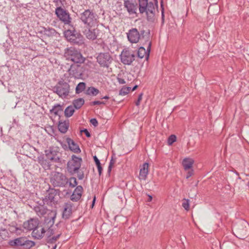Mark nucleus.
I'll use <instances>...</instances> for the list:
<instances>
[{
  "label": "nucleus",
  "instance_id": "obj_1",
  "mask_svg": "<svg viewBox=\"0 0 249 249\" xmlns=\"http://www.w3.org/2000/svg\"><path fill=\"white\" fill-rule=\"evenodd\" d=\"M140 14L145 13L148 21L153 22L155 19L156 6L152 1L138 0Z\"/></svg>",
  "mask_w": 249,
  "mask_h": 249
},
{
  "label": "nucleus",
  "instance_id": "obj_2",
  "mask_svg": "<svg viewBox=\"0 0 249 249\" xmlns=\"http://www.w3.org/2000/svg\"><path fill=\"white\" fill-rule=\"evenodd\" d=\"M34 210L38 216H44V224H49L51 226L53 225L56 215L55 211L48 209L43 205L35 206Z\"/></svg>",
  "mask_w": 249,
  "mask_h": 249
},
{
  "label": "nucleus",
  "instance_id": "obj_3",
  "mask_svg": "<svg viewBox=\"0 0 249 249\" xmlns=\"http://www.w3.org/2000/svg\"><path fill=\"white\" fill-rule=\"evenodd\" d=\"M82 159L75 155L71 156V159L67 163V169L71 175L77 174V178L79 180H82L84 178L83 171L80 170L81 166Z\"/></svg>",
  "mask_w": 249,
  "mask_h": 249
},
{
  "label": "nucleus",
  "instance_id": "obj_4",
  "mask_svg": "<svg viewBox=\"0 0 249 249\" xmlns=\"http://www.w3.org/2000/svg\"><path fill=\"white\" fill-rule=\"evenodd\" d=\"M70 76L75 79H83L87 76L89 72L87 65L82 64H74L71 65L68 70Z\"/></svg>",
  "mask_w": 249,
  "mask_h": 249
},
{
  "label": "nucleus",
  "instance_id": "obj_5",
  "mask_svg": "<svg viewBox=\"0 0 249 249\" xmlns=\"http://www.w3.org/2000/svg\"><path fill=\"white\" fill-rule=\"evenodd\" d=\"M141 34L142 35V38L144 39V43H143V45L147 44L148 46L146 50L142 46L139 48L137 53L138 57L140 58H145V60H147L149 56V53L152 44L151 42L149 41V30H148L147 31L142 30Z\"/></svg>",
  "mask_w": 249,
  "mask_h": 249
},
{
  "label": "nucleus",
  "instance_id": "obj_6",
  "mask_svg": "<svg viewBox=\"0 0 249 249\" xmlns=\"http://www.w3.org/2000/svg\"><path fill=\"white\" fill-rule=\"evenodd\" d=\"M64 56L68 60H71L76 64L84 63L86 58L81 53L73 47L67 48L65 50Z\"/></svg>",
  "mask_w": 249,
  "mask_h": 249
},
{
  "label": "nucleus",
  "instance_id": "obj_7",
  "mask_svg": "<svg viewBox=\"0 0 249 249\" xmlns=\"http://www.w3.org/2000/svg\"><path fill=\"white\" fill-rule=\"evenodd\" d=\"M97 18L95 13L87 9L80 14V19L85 26L95 27L98 24Z\"/></svg>",
  "mask_w": 249,
  "mask_h": 249
},
{
  "label": "nucleus",
  "instance_id": "obj_8",
  "mask_svg": "<svg viewBox=\"0 0 249 249\" xmlns=\"http://www.w3.org/2000/svg\"><path fill=\"white\" fill-rule=\"evenodd\" d=\"M8 245L13 248L21 247L24 249H30L35 246V242L27 239L26 237H20L9 240Z\"/></svg>",
  "mask_w": 249,
  "mask_h": 249
},
{
  "label": "nucleus",
  "instance_id": "obj_9",
  "mask_svg": "<svg viewBox=\"0 0 249 249\" xmlns=\"http://www.w3.org/2000/svg\"><path fill=\"white\" fill-rule=\"evenodd\" d=\"M70 90L69 84L62 79L59 81L57 84L53 88V92L56 93L62 98H65L69 95Z\"/></svg>",
  "mask_w": 249,
  "mask_h": 249
},
{
  "label": "nucleus",
  "instance_id": "obj_10",
  "mask_svg": "<svg viewBox=\"0 0 249 249\" xmlns=\"http://www.w3.org/2000/svg\"><path fill=\"white\" fill-rule=\"evenodd\" d=\"M50 181L54 187H65L68 184V178L63 173L55 172L52 175Z\"/></svg>",
  "mask_w": 249,
  "mask_h": 249
},
{
  "label": "nucleus",
  "instance_id": "obj_11",
  "mask_svg": "<svg viewBox=\"0 0 249 249\" xmlns=\"http://www.w3.org/2000/svg\"><path fill=\"white\" fill-rule=\"evenodd\" d=\"M64 36L68 41L78 45L84 43L83 36L79 33H76L75 29H68L64 32Z\"/></svg>",
  "mask_w": 249,
  "mask_h": 249
},
{
  "label": "nucleus",
  "instance_id": "obj_12",
  "mask_svg": "<svg viewBox=\"0 0 249 249\" xmlns=\"http://www.w3.org/2000/svg\"><path fill=\"white\" fill-rule=\"evenodd\" d=\"M55 14L59 20L65 25H68L73 27L71 25L72 18L67 10L62 8L61 6L57 7L55 9Z\"/></svg>",
  "mask_w": 249,
  "mask_h": 249
},
{
  "label": "nucleus",
  "instance_id": "obj_13",
  "mask_svg": "<svg viewBox=\"0 0 249 249\" xmlns=\"http://www.w3.org/2000/svg\"><path fill=\"white\" fill-rule=\"evenodd\" d=\"M96 60L101 67L108 68L113 61V58L108 52H104L98 53Z\"/></svg>",
  "mask_w": 249,
  "mask_h": 249
},
{
  "label": "nucleus",
  "instance_id": "obj_14",
  "mask_svg": "<svg viewBox=\"0 0 249 249\" xmlns=\"http://www.w3.org/2000/svg\"><path fill=\"white\" fill-rule=\"evenodd\" d=\"M58 149L57 147H52L45 150V154L47 159L55 162H60V159L58 156L59 154Z\"/></svg>",
  "mask_w": 249,
  "mask_h": 249
},
{
  "label": "nucleus",
  "instance_id": "obj_15",
  "mask_svg": "<svg viewBox=\"0 0 249 249\" xmlns=\"http://www.w3.org/2000/svg\"><path fill=\"white\" fill-rule=\"evenodd\" d=\"M135 58V55L126 49H124L120 54L121 61L124 65H131Z\"/></svg>",
  "mask_w": 249,
  "mask_h": 249
},
{
  "label": "nucleus",
  "instance_id": "obj_16",
  "mask_svg": "<svg viewBox=\"0 0 249 249\" xmlns=\"http://www.w3.org/2000/svg\"><path fill=\"white\" fill-rule=\"evenodd\" d=\"M99 31V30L98 28H95V27L85 26L82 32L88 39L94 40L98 37Z\"/></svg>",
  "mask_w": 249,
  "mask_h": 249
},
{
  "label": "nucleus",
  "instance_id": "obj_17",
  "mask_svg": "<svg viewBox=\"0 0 249 249\" xmlns=\"http://www.w3.org/2000/svg\"><path fill=\"white\" fill-rule=\"evenodd\" d=\"M141 30L140 32L136 28H133L129 30L126 33L127 37L128 40L131 43H137L139 42L141 39V37H142Z\"/></svg>",
  "mask_w": 249,
  "mask_h": 249
},
{
  "label": "nucleus",
  "instance_id": "obj_18",
  "mask_svg": "<svg viewBox=\"0 0 249 249\" xmlns=\"http://www.w3.org/2000/svg\"><path fill=\"white\" fill-rule=\"evenodd\" d=\"M59 190L53 188H49L47 191V195L45 196L44 201L48 204H54L57 201L56 196L59 195Z\"/></svg>",
  "mask_w": 249,
  "mask_h": 249
},
{
  "label": "nucleus",
  "instance_id": "obj_19",
  "mask_svg": "<svg viewBox=\"0 0 249 249\" xmlns=\"http://www.w3.org/2000/svg\"><path fill=\"white\" fill-rule=\"evenodd\" d=\"M46 232V226L43 227L38 225L32 231V235L35 239H41L44 237Z\"/></svg>",
  "mask_w": 249,
  "mask_h": 249
},
{
  "label": "nucleus",
  "instance_id": "obj_20",
  "mask_svg": "<svg viewBox=\"0 0 249 249\" xmlns=\"http://www.w3.org/2000/svg\"><path fill=\"white\" fill-rule=\"evenodd\" d=\"M39 224V220L37 218H31L24 222L23 224V228L28 231H33Z\"/></svg>",
  "mask_w": 249,
  "mask_h": 249
},
{
  "label": "nucleus",
  "instance_id": "obj_21",
  "mask_svg": "<svg viewBox=\"0 0 249 249\" xmlns=\"http://www.w3.org/2000/svg\"><path fill=\"white\" fill-rule=\"evenodd\" d=\"M124 6L126 8L127 11L129 14L131 15L136 13V11L137 10V4L133 3L132 0H124Z\"/></svg>",
  "mask_w": 249,
  "mask_h": 249
},
{
  "label": "nucleus",
  "instance_id": "obj_22",
  "mask_svg": "<svg viewBox=\"0 0 249 249\" xmlns=\"http://www.w3.org/2000/svg\"><path fill=\"white\" fill-rule=\"evenodd\" d=\"M83 191V188L82 186H77L74 189L73 193L71 196V199L72 201L76 202L78 201L82 196V193Z\"/></svg>",
  "mask_w": 249,
  "mask_h": 249
},
{
  "label": "nucleus",
  "instance_id": "obj_23",
  "mask_svg": "<svg viewBox=\"0 0 249 249\" xmlns=\"http://www.w3.org/2000/svg\"><path fill=\"white\" fill-rule=\"evenodd\" d=\"M72 204L71 202L65 203L64 206V210L62 217L67 219L69 218L72 213Z\"/></svg>",
  "mask_w": 249,
  "mask_h": 249
},
{
  "label": "nucleus",
  "instance_id": "obj_24",
  "mask_svg": "<svg viewBox=\"0 0 249 249\" xmlns=\"http://www.w3.org/2000/svg\"><path fill=\"white\" fill-rule=\"evenodd\" d=\"M66 142L68 143L69 148L71 151L75 153H79L81 152L80 149L78 144L71 139L67 138L66 139Z\"/></svg>",
  "mask_w": 249,
  "mask_h": 249
},
{
  "label": "nucleus",
  "instance_id": "obj_25",
  "mask_svg": "<svg viewBox=\"0 0 249 249\" xmlns=\"http://www.w3.org/2000/svg\"><path fill=\"white\" fill-rule=\"evenodd\" d=\"M69 126V121L68 120L64 121H59L58 128L61 133H65L67 131Z\"/></svg>",
  "mask_w": 249,
  "mask_h": 249
},
{
  "label": "nucleus",
  "instance_id": "obj_26",
  "mask_svg": "<svg viewBox=\"0 0 249 249\" xmlns=\"http://www.w3.org/2000/svg\"><path fill=\"white\" fill-rule=\"evenodd\" d=\"M148 166L149 164L148 163H144L142 165V168L141 169L139 174V178L140 179L145 180L147 177V175L148 172Z\"/></svg>",
  "mask_w": 249,
  "mask_h": 249
},
{
  "label": "nucleus",
  "instance_id": "obj_27",
  "mask_svg": "<svg viewBox=\"0 0 249 249\" xmlns=\"http://www.w3.org/2000/svg\"><path fill=\"white\" fill-rule=\"evenodd\" d=\"M194 163V160L191 158H185L182 160V165L185 170L191 169Z\"/></svg>",
  "mask_w": 249,
  "mask_h": 249
},
{
  "label": "nucleus",
  "instance_id": "obj_28",
  "mask_svg": "<svg viewBox=\"0 0 249 249\" xmlns=\"http://www.w3.org/2000/svg\"><path fill=\"white\" fill-rule=\"evenodd\" d=\"M63 110L62 106L60 104H56L50 109V112L53 113L56 116H59V114L63 111Z\"/></svg>",
  "mask_w": 249,
  "mask_h": 249
},
{
  "label": "nucleus",
  "instance_id": "obj_29",
  "mask_svg": "<svg viewBox=\"0 0 249 249\" xmlns=\"http://www.w3.org/2000/svg\"><path fill=\"white\" fill-rule=\"evenodd\" d=\"M85 100L83 98H79L77 99H75L72 102L73 107L75 109H79L84 104Z\"/></svg>",
  "mask_w": 249,
  "mask_h": 249
},
{
  "label": "nucleus",
  "instance_id": "obj_30",
  "mask_svg": "<svg viewBox=\"0 0 249 249\" xmlns=\"http://www.w3.org/2000/svg\"><path fill=\"white\" fill-rule=\"evenodd\" d=\"M99 93L98 89L93 87H89L86 90L85 93L88 95L96 96Z\"/></svg>",
  "mask_w": 249,
  "mask_h": 249
},
{
  "label": "nucleus",
  "instance_id": "obj_31",
  "mask_svg": "<svg viewBox=\"0 0 249 249\" xmlns=\"http://www.w3.org/2000/svg\"><path fill=\"white\" fill-rule=\"evenodd\" d=\"M44 35L48 36H53L56 35L57 32L55 30L51 28H44Z\"/></svg>",
  "mask_w": 249,
  "mask_h": 249
},
{
  "label": "nucleus",
  "instance_id": "obj_32",
  "mask_svg": "<svg viewBox=\"0 0 249 249\" xmlns=\"http://www.w3.org/2000/svg\"><path fill=\"white\" fill-rule=\"evenodd\" d=\"M75 108L74 107L71 105L66 107L64 111V115L67 117L69 118L71 117L74 113L75 111Z\"/></svg>",
  "mask_w": 249,
  "mask_h": 249
},
{
  "label": "nucleus",
  "instance_id": "obj_33",
  "mask_svg": "<svg viewBox=\"0 0 249 249\" xmlns=\"http://www.w3.org/2000/svg\"><path fill=\"white\" fill-rule=\"evenodd\" d=\"M86 84L85 82L79 83L76 87L75 92L77 94L81 93L86 89Z\"/></svg>",
  "mask_w": 249,
  "mask_h": 249
},
{
  "label": "nucleus",
  "instance_id": "obj_34",
  "mask_svg": "<svg viewBox=\"0 0 249 249\" xmlns=\"http://www.w3.org/2000/svg\"><path fill=\"white\" fill-rule=\"evenodd\" d=\"M68 184L70 187H75L77 185L76 178L75 177H71L68 178Z\"/></svg>",
  "mask_w": 249,
  "mask_h": 249
},
{
  "label": "nucleus",
  "instance_id": "obj_35",
  "mask_svg": "<svg viewBox=\"0 0 249 249\" xmlns=\"http://www.w3.org/2000/svg\"><path fill=\"white\" fill-rule=\"evenodd\" d=\"M46 224V231H47V235H48V238L51 236V235H53L54 234V231L53 229H52L51 228L53 227V226H50L49 224Z\"/></svg>",
  "mask_w": 249,
  "mask_h": 249
},
{
  "label": "nucleus",
  "instance_id": "obj_36",
  "mask_svg": "<svg viewBox=\"0 0 249 249\" xmlns=\"http://www.w3.org/2000/svg\"><path fill=\"white\" fill-rule=\"evenodd\" d=\"M61 233L58 234L56 236H53L52 237H50L48 239L47 242L50 244L54 243L60 237Z\"/></svg>",
  "mask_w": 249,
  "mask_h": 249
},
{
  "label": "nucleus",
  "instance_id": "obj_37",
  "mask_svg": "<svg viewBox=\"0 0 249 249\" xmlns=\"http://www.w3.org/2000/svg\"><path fill=\"white\" fill-rule=\"evenodd\" d=\"M182 206L185 210L189 211L190 209L189 200L188 199H183Z\"/></svg>",
  "mask_w": 249,
  "mask_h": 249
},
{
  "label": "nucleus",
  "instance_id": "obj_38",
  "mask_svg": "<svg viewBox=\"0 0 249 249\" xmlns=\"http://www.w3.org/2000/svg\"><path fill=\"white\" fill-rule=\"evenodd\" d=\"M115 161H116L115 159L113 158V156H112L111 159L110 160L109 166L108 167V169H107V172L109 174H110V173L111 171L112 168L114 164L115 163Z\"/></svg>",
  "mask_w": 249,
  "mask_h": 249
},
{
  "label": "nucleus",
  "instance_id": "obj_39",
  "mask_svg": "<svg viewBox=\"0 0 249 249\" xmlns=\"http://www.w3.org/2000/svg\"><path fill=\"white\" fill-rule=\"evenodd\" d=\"M177 139L176 136L175 135H170L168 139V143L169 145H171Z\"/></svg>",
  "mask_w": 249,
  "mask_h": 249
},
{
  "label": "nucleus",
  "instance_id": "obj_40",
  "mask_svg": "<svg viewBox=\"0 0 249 249\" xmlns=\"http://www.w3.org/2000/svg\"><path fill=\"white\" fill-rule=\"evenodd\" d=\"M128 93V88L125 87H123L119 91V95L124 96L126 95Z\"/></svg>",
  "mask_w": 249,
  "mask_h": 249
},
{
  "label": "nucleus",
  "instance_id": "obj_41",
  "mask_svg": "<svg viewBox=\"0 0 249 249\" xmlns=\"http://www.w3.org/2000/svg\"><path fill=\"white\" fill-rule=\"evenodd\" d=\"M90 123L95 127L97 126L98 125V121L95 118H92L90 119Z\"/></svg>",
  "mask_w": 249,
  "mask_h": 249
},
{
  "label": "nucleus",
  "instance_id": "obj_42",
  "mask_svg": "<svg viewBox=\"0 0 249 249\" xmlns=\"http://www.w3.org/2000/svg\"><path fill=\"white\" fill-rule=\"evenodd\" d=\"M53 2L55 3V6L57 7L61 6L63 5L61 0H53Z\"/></svg>",
  "mask_w": 249,
  "mask_h": 249
},
{
  "label": "nucleus",
  "instance_id": "obj_43",
  "mask_svg": "<svg viewBox=\"0 0 249 249\" xmlns=\"http://www.w3.org/2000/svg\"><path fill=\"white\" fill-rule=\"evenodd\" d=\"M142 93H141L138 97L137 101L136 102L135 104L137 106H138L140 105V103L142 99Z\"/></svg>",
  "mask_w": 249,
  "mask_h": 249
},
{
  "label": "nucleus",
  "instance_id": "obj_44",
  "mask_svg": "<svg viewBox=\"0 0 249 249\" xmlns=\"http://www.w3.org/2000/svg\"><path fill=\"white\" fill-rule=\"evenodd\" d=\"M81 133L84 132L85 133V134L86 135V136L88 138H89L91 136L90 133L89 132V131L87 129H84L81 130Z\"/></svg>",
  "mask_w": 249,
  "mask_h": 249
},
{
  "label": "nucleus",
  "instance_id": "obj_45",
  "mask_svg": "<svg viewBox=\"0 0 249 249\" xmlns=\"http://www.w3.org/2000/svg\"><path fill=\"white\" fill-rule=\"evenodd\" d=\"M194 174V170L191 169L190 170H189L187 173L186 178L188 179L190 177H191Z\"/></svg>",
  "mask_w": 249,
  "mask_h": 249
},
{
  "label": "nucleus",
  "instance_id": "obj_46",
  "mask_svg": "<svg viewBox=\"0 0 249 249\" xmlns=\"http://www.w3.org/2000/svg\"><path fill=\"white\" fill-rule=\"evenodd\" d=\"M101 105V101H94L90 103L91 106H95V105Z\"/></svg>",
  "mask_w": 249,
  "mask_h": 249
},
{
  "label": "nucleus",
  "instance_id": "obj_47",
  "mask_svg": "<svg viewBox=\"0 0 249 249\" xmlns=\"http://www.w3.org/2000/svg\"><path fill=\"white\" fill-rule=\"evenodd\" d=\"M93 159H94V160L95 162L96 166L101 165L100 160H99V159L97 158V157L96 156L93 157Z\"/></svg>",
  "mask_w": 249,
  "mask_h": 249
},
{
  "label": "nucleus",
  "instance_id": "obj_48",
  "mask_svg": "<svg viewBox=\"0 0 249 249\" xmlns=\"http://www.w3.org/2000/svg\"><path fill=\"white\" fill-rule=\"evenodd\" d=\"M118 81L120 84H124L125 83V81L123 78H118Z\"/></svg>",
  "mask_w": 249,
  "mask_h": 249
},
{
  "label": "nucleus",
  "instance_id": "obj_49",
  "mask_svg": "<svg viewBox=\"0 0 249 249\" xmlns=\"http://www.w3.org/2000/svg\"><path fill=\"white\" fill-rule=\"evenodd\" d=\"M97 167L98 170L99 174L100 176L102 174V171L103 170L102 167L101 166V165H97Z\"/></svg>",
  "mask_w": 249,
  "mask_h": 249
},
{
  "label": "nucleus",
  "instance_id": "obj_50",
  "mask_svg": "<svg viewBox=\"0 0 249 249\" xmlns=\"http://www.w3.org/2000/svg\"><path fill=\"white\" fill-rule=\"evenodd\" d=\"M6 231V229L2 227H0V236H1V231Z\"/></svg>",
  "mask_w": 249,
  "mask_h": 249
},
{
  "label": "nucleus",
  "instance_id": "obj_51",
  "mask_svg": "<svg viewBox=\"0 0 249 249\" xmlns=\"http://www.w3.org/2000/svg\"><path fill=\"white\" fill-rule=\"evenodd\" d=\"M148 198L147 199V201L148 202H150L152 201V196L149 195H148Z\"/></svg>",
  "mask_w": 249,
  "mask_h": 249
},
{
  "label": "nucleus",
  "instance_id": "obj_52",
  "mask_svg": "<svg viewBox=\"0 0 249 249\" xmlns=\"http://www.w3.org/2000/svg\"><path fill=\"white\" fill-rule=\"evenodd\" d=\"M102 99H109V97L108 96H105L101 98Z\"/></svg>",
  "mask_w": 249,
  "mask_h": 249
},
{
  "label": "nucleus",
  "instance_id": "obj_53",
  "mask_svg": "<svg viewBox=\"0 0 249 249\" xmlns=\"http://www.w3.org/2000/svg\"><path fill=\"white\" fill-rule=\"evenodd\" d=\"M155 4L154 5L156 7H158V0H154Z\"/></svg>",
  "mask_w": 249,
  "mask_h": 249
},
{
  "label": "nucleus",
  "instance_id": "obj_54",
  "mask_svg": "<svg viewBox=\"0 0 249 249\" xmlns=\"http://www.w3.org/2000/svg\"><path fill=\"white\" fill-rule=\"evenodd\" d=\"M138 88V86L137 85H135L132 89V91H134L135 90H136Z\"/></svg>",
  "mask_w": 249,
  "mask_h": 249
},
{
  "label": "nucleus",
  "instance_id": "obj_55",
  "mask_svg": "<svg viewBox=\"0 0 249 249\" xmlns=\"http://www.w3.org/2000/svg\"><path fill=\"white\" fill-rule=\"evenodd\" d=\"M95 196H94V198H93V200L92 201V207H93L94 205V203H95Z\"/></svg>",
  "mask_w": 249,
  "mask_h": 249
},
{
  "label": "nucleus",
  "instance_id": "obj_56",
  "mask_svg": "<svg viewBox=\"0 0 249 249\" xmlns=\"http://www.w3.org/2000/svg\"><path fill=\"white\" fill-rule=\"evenodd\" d=\"M126 88H128V93H129V92L130 91V89H131V88L130 87H126Z\"/></svg>",
  "mask_w": 249,
  "mask_h": 249
},
{
  "label": "nucleus",
  "instance_id": "obj_57",
  "mask_svg": "<svg viewBox=\"0 0 249 249\" xmlns=\"http://www.w3.org/2000/svg\"><path fill=\"white\" fill-rule=\"evenodd\" d=\"M57 245H55L54 247L52 249H55L56 248Z\"/></svg>",
  "mask_w": 249,
  "mask_h": 249
},
{
  "label": "nucleus",
  "instance_id": "obj_58",
  "mask_svg": "<svg viewBox=\"0 0 249 249\" xmlns=\"http://www.w3.org/2000/svg\"><path fill=\"white\" fill-rule=\"evenodd\" d=\"M101 104H104V105H105V104H106V102H104V101L101 102Z\"/></svg>",
  "mask_w": 249,
  "mask_h": 249
},
{
  "label": "nucleus",
  "instance_id": "obj_59",
  "mask_svg": "<svg viewBox=\"0 0 249 249\" xmlns=\"http://www.w3.org/2000/svg\"><path fill=\"white\" fill-rule=\"evenodd\" d=\"M248 185V186L249 187V182L248 183V185Z\"/></svg>",
  "mask_w": 249,
  "mask_h": 249
},
{
  "label": "nucleus",
  "instance_id": "obj_60",
  "mask_svg": "<svg viewBox=\"0 0 249 249\" xmlns=\"http://www.w3.org/2000/svg\"><path fill=\"white\" fill-rule=\"evenodd\" d=\"M146 1H148V0H146Z\"/></svg>",
  "mask_w": 249,
  "mask_h": 249
}]
</instances>
